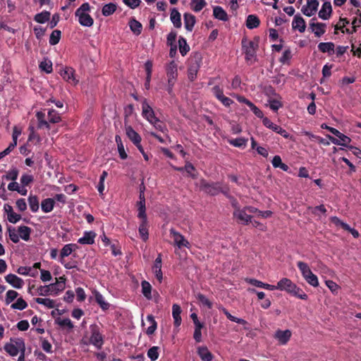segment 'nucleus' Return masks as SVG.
<instances>
[{"label": "nucleus", "mask_w": 361, "mask_h": 361, "mask_svg": "<svg viewBox=\"0 0 361 361\" xmlns=\"http://www.w3.org/2000/svg\"><path fill=\"white\" fill-rule=\"evenodd\" d=\"M279 290L285 291L287 293L302 300H307V295L295 283L288 278H282L277 283Z\"/></svg>", "instance_id": "f257e3e1"}, {"label": "nucleus", "mask_w": 361, "mask_h": 361, "mask_svg": "<svg viewBox=\"0 0 361 361\" xmlns=\"http://www.w3.org/2000/svg\"><path fill=\"white\" fill-rule=\"evenodd\" d=\"M255 41H248L246 37L242 39V47L245 54V60L250 61L256 57V50L258 47L259 37H255Z\"/></svg>", "instance_id": "f03ea898"}, {"label": "nucleus", "mask_w": 361, "mask_h": 361, "mask_svg": "<svg viewBox=\"0 0 361 361\" xmlns=\"http://www.w3.org/2000/svg\"><path fill=\"white\" fill-rule=\"evenodd\" d=\"M202 59V56L200 52L195 51L192 54L191 64L188 70V79L190 81H193L195 79L198 70L200 67Z\"/></svg>", "instance_id": "7ed1b4c3"}, {"label": "nucleus", "mask_w": 361, "mask_h": 361, "mask_svg": "<svg viewBox=\"0 0 361 361\" xmlns=\"http://www.w3.org/2000/svg\"><path fill=\"white\" fill-rule=\"evenodd\" d=\"M91 336L90 342L97 349H101L104 344V338L100 333L99 327L97 324L90 326Z\"/></svg>", "instance_id": "20e7f679"}, {"label": "nucleus", "mask_w": 361, "mask_h": 361, "mask_svg": "<svg viewBox=\"0 0 361 361\" xmlns=\"http://www.w3.org/2000/svg\"><path fill=\"white\" fill-rule=\"evenodd\" d=\"M262 123L267 128L271 129L276 133L280 134L285 138H292V136L286 132V130L283 129L281 126L272 123L267 117L263 118Z\"/></svg>", "instance_id": "39448f33"}, {"label": "nucleus", "mask_w": 361, "mask_h": 361, "mask_svg": "<svg viewBox=\"0 0 361 361\" xmlns=\"http://www.w3.org/2000/svg\"><path fill=\"white\" fill-rule=\"evenodd\" d=\"M200 188L207 194L210 195H216L221 192V188L218 183H209L204 180L200 182Z\"/></svg>", "instance_id": "423d86ee"}, {"label": "nucleus", "mask_w": 361, "mask_h": 361, "mask_svg": "<svg viewBox=\"0 0 361 361\" xmlns=\"http://www.w3.org/2000/svg\"><path fill=\"white\" fill-rule=\"evenodd\" d=\"M65 276L56 278V282L49 285L51 295H57L60 292L63 291L66 287Z\"/></svg>", "instance_id": "0eeeda50"}, {"label": "nucleus", "mask_w": 361, "mask_h": 361, "mask_svg": "<svg viewBox=\"0 0 361 361\" xmlns=\"http://www.w3.org/2000/svg\"><path fill=\"white\" fill-rule=\"evenodd\" d=\"M233 216L237 219L239 223L243 224H248L249 222H252V216L247 214L245 208L240 209L237 208L233 212Z\"/></svg>", "instance_id": "6e6552de"}, {"label": "nucleus", "mask_w": 361, "mask_h": 361, "mask_svg": "<svg viewBox=\"0 0 361 361\" xmlns=\"http://www.w3.org/2000/svg\"><path fill=\"white\" fill-rule=\"evenodd\" d=\"M318 6L317 0H307V6H302L301 11L305 16L310 17L317 12Z\"/></svg>", "instance_id": "1a4fd4ad"}, {"label": "nucleus", "mask_w": 361, "mask_h": 361, "mask_svg": "<svg viewBox=\"0 0 361 361\" xmlns=\"http://www.w3.org/2000/svg\"><path fill=\"white\" fill-rule=\"evenodd\" d=\"M142 116L151 123L156 118L154 111L150 105L147 103V99L142 102Z\"/></svg>", "instance_id": "9d476101"}, {"label": "nucleus", "mask_w": 361, "mask_h": 361, "mask_svg": "<svg viewBox=\"0 0 361 361\" xmlns=\"http://www.w3.org/2000/svg\"><path fill=\"white\" fill-rule=\"evenodd\" d=\"M171 237L173 240L174 244L179 248L182 246L188 247L189 243L185 238L179 233L176 232L173 228L170 230Z\"/></svg>", "instance_id": "9b49d317"}, {"label": "nucleus", "mask_w": 361, "mask_h": 361, "mask_svg": "<svg viewBox=\"0 0 361 361\" xmlns=\"http://www.w3.org/2000/svg\"><path fill=\"white\" fill-rule=\"evenodd\" d=\"M152 270L157 279L159 283H161L163 279V273L161 271V256L160 253L158 254V256L154 262Z\"/></svg>", "instance_id": "f8f14e48"}, {"label": "nucleus", "mask_w": 361, "mask_h": 361, "mask_svg": "<svg viewBox=\"0 0 361 361\" xmlns=\"http://www.w3.org/2000/svg\"><path fill=\"white\" fill-rule=\"evenodd\" d=\"M6 281L13 288L20 289L23 286L24 281L15 274H9L5 276Z\"/></svg>", "instance_id": "ddd939ff"}, {"label": "nucleus", "mask_w": 361, "mask_h": 361, "mask_svg": "<svg viewBox=\"0 0 361 361\" xmlns=\"http://www.w3.org/2000/svg\"><path fill=\"white\" fill-rule=\"evenodd\" d=\"M4 209V212L7 214V218L9 222L16 224L21 219V215L14 212L12 206L10 204H5Z\"/></svg>", "instance_id": "4468645a"}, {"label": "nucleus", "mask_w": 361, "mask_h": 361, "mask_svg": "<svg viewBox=\"0 0 361 361\" xmlns=\"http://www.w3.org/2000/svg\"><path fill=\"white\" fill-rule=\"evenodd\" d=\"M291 335V331L288 329L285 331L279 329L275 332L274 338L277 339L281 344L285 345L290 340Z\"/></svg>", "instance_id": "2eb2a0df"}, {"label": "nucleus", "mask_w": 361, "mask_h": 361, "mask_svg": "<svg viewBox=\"0 0 361 361\" xmlns=\"http://www.w3.org/2000/svg\"><path fill=\"white\" fill-rule=\"evenodd\" d=\"M292 26L293 30H298L300 32H304L306 28L305 21L300 15H295Z\"/></svg>", "instance_id": "dca6fc26"}, {"label": "nucleus", "mask_w": 361, "mask_h": 361, "mask_svg": "<svg viewBox=\"0 0 361 361\" xmlns=\"http://www.w3.org/2000/svg\"><path fill=\"white\" fill-rule=\"evenodd\" d=\"M332 7L330 1H325L321 10L319 11V17L323 20H327L331 17Z\"/></svg>", "instance_id": "f3484780"}, {"label": "nucleus", "mask_w": 361, "mask_h": 361, "mask_svg": "<svg viewBox=\"0 0 361 361\" xmlns=\"http://www.w3.org/2000/svg\"><path fill=\"white\" fill-rule=\"evenodd\" d=\"M74 72L75 71L73 68L66 66L61 71L60 74L66 81L77 83L78 81L75 80L74 77Z\"/></svg>", "instance_id": "a211bd4d"}, {"label": "nucleus", "mask_w": 361, "mask_h": 361, "mask_svg": "<svg viewBox=\"0 0 361 361\" xmlns=\"http://www.w3.org/2000/svg\"><path fill=\"white\" fill-rule=\"evenodd\" d=\"M126 130L128 137L133 142L135 145H138L142 140L140 135L130 126L126 128Z\"/></svg>", "instance_id": "6ab92c4d"}, {"label": "nucleus", "mask_w": 361, "mask_h": 361, "mask_svg": "<svg viewBox=\"0 0 361 361\" xmlns=\"http://www.w3.org/2000/svg\"><path fill=\"white\" fill-rule=\"evenodd\" d=\"M310 27L312 31L314 32L315 36L319 37L325 32L324 28L326 27V24L311 22L310 23Z\"/></svg>", "instance_id": "aec40b11"}, {"label": "nucleus", "mask_w": 361, "mask_h": 361, "mask_svg": "<svg viewBox=\"0 0 361 361\" xmlns=\"http://www.w3.org/2000/svg\"><path fill=\"white\" fill-rule=\"evenodd\" d=\"M95 237L96 233L94 231H86L83 237L79 238L78 242L82 245H92Z\"/></svg>", "instance_id": "412c9836"}, {"label": "nucleus", "mask_w": 361, "mask_h": 361, "mask_svg": "<svg viewBox=\"0 0 361 361\" xmlns=\"http://www.w3.org/2000/svg\"><path fill=\"white\" fill-rule=\"evenodd\" d=\"M197 354L202 361H212L213 355L206 346H200L197 348Z\"/></svg>", "instance_id": "4be33fe9"}, {"label": "nucleus", "mask_w": 361, "mask_h": 361, "mask_svg": "<svg viewBox=\"0 0 361 361\" xmlns=\"http://www.w3.org/2000/svg\"><path fill=\"white\" fill-rule=\"evenodd\" d=\"M185 27L188 31H192L196 22L195 16L191 13H185L183 15Z\"/></svg>", "instance_id": "5701e85b"}, {"label": "nucleus", "mask_w": 361, "mask_h": 361, "mask_svg": "<svg viewBox=\"0 0 361 361\" xmlns=\"http://www.w3.org/2000/svg\"><path fill=\"white\" fill-rule=\"evenodd\" d=\"M54 322L56 324L59 325L62 329H66L68 331H71L74 327L73 322L69 318L61 319V317H58Z\"/></svg>", "instance_id": "b1692460"}, {"label": "nucleus", "mask_w": 361, "mask_h": 361, "mask_svg": "<svg viewBox=\"0 0 361 361\" xmlns=\"http://www.w3.org/2000/svg\"><path fill=\"white\" fill-rule=\"evenodd\" d=\"M213 16L215 18L219 20L227 21L228 20L227 13L222 8V7L219 6L214 7Z\"/></svg>", "instance_id": "393cba45"}, {"label": "nucleus", "mask_w": 361, "mask_h": 361, "mask_svg": "<svg viewBox=\"0 0 361 361\" xmlns=\"http://www.w3.org/2000/svg\"><path fill=\"white\" fill-rule=\"evenodd\" d=\"M181 308L177 304H173L172 306V315L173 318L174 319V325L178 327L181 324Z\"/></svg>", "instance_id": "a878e982"}, {"label": "nucleus", "mask_w": 361, "mask_h": 361, "mask_svg": "<svg viewBox=\"0 0 361 361\" xmlns=\"http://www.w3.org/2000/svg\"><path fill=\"white\" fill-rule=\"evenodd\" d=\"M166 75L168 77V80H176L178 72H177V64L175 61H172L166 68Z\"/></svg>", "instance_id": "bb28decb"}, {"label": "nucleus", "mask_w": 361, "mask_h": 361, "mask_svg": "<svg viewBox=\"0 0 361 361\" xmlns=\"http://www.w3.org/2000/svg\"><path fill=\"white\" fill-rule=\"evenodd\" d=\"M171 20L176 28H180L182 25L180 13L176 8L171 10Z\"/></svg>", "instance_id": "cd10ccee"}, {"label": "nucleus", "mask_w": 361, "mask_h": 361, "mask_svg": "<svg viewBox=\"0 0 361 361\" xmlns=\"http://www.w3.org/2000/svg\"><path fill=\"white\" fill-rule=\"evenodd\" d=\"M75 16L78 17L79 23L82 26L91 27L94 23L93 18L87 13H80Z\"/></svg>", "instance_id": "c85d7f7f"}, {"label": "nucleus", "mask_w": 361, "mask_h": 361, "mask_svg": "<svg viewBox=\"0 0 361 361\" xmlns=\"http://www.w3.org/2000/svg\"><path fill=\"white\" fill-rule=\"evenodd\" d=\"M22 342L16 343V345L13 343H6L4 345V350L11 356H16L19 353V348L22 345Z\"/></svg>", "instance_id": "c756f323"}, {"label": "nucleus", "mask_w": 361, "mask_h": 361, "mask_svg": "<svg viewBox=\"0 0 361 361\" xmlns=\"http://www.w3.org/2000/svg\"><path fill=\"white\" fill-rule=\"evenodd\" d=\"M260 20L255 15H249L246 20V27L248 29H254L259 27Z\"/></svg>", "instance_id": "7c9ffc66"}, {"label": "nucleus", "mask_w": 361, "mask_h": 361, "mask_svg": "<svg viewBox=\"0 0 361 361\" xmlns=\"http://www.w3.org/2000/svg\"><path fill=\"white\" fill-rule=\"evenodd\" d=\"M94 295L95 301L103 310H106L109 308V303L105 301L104 298L99 292L95 291Z\"/></svg>", "instance_id": "2f4dec72"}, {"label": "nucleus", "mask_w": 361, "mask_h": 361, "mask_svg": "<svg viewBox=\"0 0 361 361\" xmlns=\"http://www.w3.org/2000/svg\"><path fill=\"white\" fill-rule=\"evenodd\" d=\"M334 44L333 42H320L318 45V49L323 53H329L331 54L334 52Z\"/></svg>", "instance_id": "473e14b6"}, {"label": "nucleus", "mask_w": 361, "mask_h": 361, "mask_svg": "<svg viewBox=\"0 0 361 361\" xmlns=\"http://www.w3.org/2000/svg\"><path fill=\"white\" fill-rule=\"evenodd\" d=\"M147 321L149 323L150 326L147 329L146 334L149 336L152 335L157 328V323L152 314L147 316Z\"/></svg>", "instance_id": "72a5a7b5"}, {"label": "nucleus", "mask_w": 361, "mask_h": 361, "mask_svg": "<svg viewBox=\"0 0 361 361\" xmlns=\"http://www.w3.org/2000/svg\"><path fill=\"white\" fill-rule=\"evenodd\" d=\"M31 231V228L26 226H21L18 229L19 237L26 241L30 239Z\"/></svg>", "instance_id": "f704fd0d"}, {"label": "nucleus", "mask_w": 361, "mask_h": 361, "mask_svg": "<svg viewBox=\"0 0 361 361\" xmlns=\"http://www.w3.org/2000/svg\"><path fill=\"white\" fill-rule=\"evenodd\" d=\"M221 311L223 312V313L226 316L227 319L229 320L234 322L235 323L240 324H246L247 322L240 318H238L236 317H234L230 314V312L224 307H221L219 308Z\"/></svg>", "instance_id": "c9c22d12"}, {"label": "nucleus", "mask_w": 361, "mask_h": 361, "mask_svg": "<svg viewBox=\"0 0 361 361\" xmlns=\"http://www.w3.org/2000/svg\"><path fill=\"white\" fill-rule=\"evenodd\" d=\"M129 26L131 30V31L136 35H139L142 32V24L136 20L135 19L133 18L129 21Z\"/></svg>", "instance_id": "e433bc0d"}, {"label": "nucleus", "mask_w": 361, "mask_h": 361, "mask_svg": "<svg viewBox=\"0 0 361 361\" xmlns=\"http://www.w3.org/2000/svg\"><path fill=\"white\" fill-rule=\"evenodd\" d=\"M142 286V293L144 295V296L148 299H152V286L151 284L147 281H142L141 283Z\"/></svg>", "instance_id": "4c0bfd02"}, {"label": "nucleus", "mask_w": 361, "mask_h": 361, "mask_svg": "<svg viewBox=\"0 0 361 361\" xmlns=\"http://www.w3.org/2000/svg\"><path fill=\"white\" fill-rule=\"evenodd\" d=\"M54 200L52 198H47L41 203L42 209L43 212L47 213L50 212L54 206Z\"/></svg>", "instance_id": "58836bf2"}, {"label": "nucleus", "mask_w": 361, "mask_h": 361, "mask_svg": "<svg viewBox=\"0 0 361 361\" xmlns=\"http://www.w3.org/2000/svg\"><path fill=\"white\" fill-rule=\"evenodd\" d=\"M179 51L182 56L186 55L190 50V47L187 44L186 39L183 37H179L178 39Z\"/></svg>", "instance_id": "ea45409f"}, {"label": "nucleus", "mask_w": 361, "mask_h": 361, "mask_svg": "<svg viewBox=\"0 0 361 361\" xmlns=\"http://www.w3.org/2000/svg\"><path fill=\"white\" fill-rule=\"evenodd\" d=\"M51 13L49 11H44L35 16L34 20L39 23H44L50 18Z\"/></svg>", "instance_id": "a19ab883"}, {"label": "nucleus", "mask_w": 361, "mask_h": 361, "mask_svg": "<svg viewBox=\"0 0 361 361\" xmlns=\"http://www.w3.org/2000/svg\"><path fill=\"white\" fill-rule=\"evenodd\" d=\"M116 10V5L114 3H109L107 4H105L102 9V15L104 16H109L111 14H113Z\"/></svg>", "instance_id": "79ce46f5"}, {"label": "nucleus", "mask_w": 361, "mask_h": 361, "mask_svg": "<svg viewBox=\"0 0 361 361\" xmlns=\"http://www.w3.org/2000/svg\"><path fill=\"white\" fill-rule=\"evenodd\" d=\"M28 203L32 212H36L39 209V199L36 195H30L28 197Z\"/></svg>", "instance_id": "37998d69"}, {"label": "nucleus", "mask_w": 361, "mask_h": 361, "mask_svg": "<svg viewBox=\"0 0 361 361\" xmlns=\"http://www.w3.org/2000/svg\"><path fill=\"white\" fill-rule=\"evenodd\" d=\"M142 222L139 226V232L144 240L148 238L147 219H141Z\"/></svg>", "instance_id": "c03bdc74"}, {"label": "nucleus", "mask_w": 361, "mask_h": 361, "mask_svg": "<svg viewBox=\"0 0 361 361\" xmlns=\"http://www.w3.org/2000/svg\"><path fill=\"white\" fill-rule=\"evenodd\" d=\"M35 301L37 303L43 305L45 307L48 308H54L56 306V302L54 300L49 299V298H37L35 299Z\"/></svg>", "instance_id": "a18cd8bd"}, {"label": "nucleus", "mask_w": 361, "mask_h": 361, "mask_svg": "<svg viewBox=\"0 0 361 361\" xmlns=\"http://www.w3.org/2000/svg\"><path fill=\"white\" fill-rule=\"evenodd\" d=\"M196 298L202 305L207 307L208 309L212 308V302L204 295L199 293L197 294Z\"/></svg>", "instance_id": "49530a36"}, {"label": "nucleus", "mask_w": 361, "mask_h": 361, "mask_svg": "<svg viewBox=\"0 0 361 361\" xmlns=\"http://www.w3.org/2000/svg\"><path fill=\"white\" fill-rule=\"evenodd\" d=\"M137 217L140 219H147V214H146V206L145 202H142V201H139L137 202Z\"/></svg>", "instance_id": "de8ad7c7"}, {"label": "nucleus", "mask_w": 361, "mask_h": 361, "mask_svg": "<svg viewBox=\"0 0 361 361\" xmlns=\"http://www.w3.org/2000/svg\"><path fill=\"white\" fill-rule=\"evenodd\" d=\"M27 307V303L23 298L17 299L16 302L13 303L11 306L12 309L23 310Z\"/></svg>", "instance_id": "09e8293b"}, {"label": "nucleus", "mask_w": 361, "mask_h": 361, "mask_svg": "<svg viewBox=\"0 0 361 361\" xmlns=\"http://www.w3.org/2000/svg\"><path fill=\"white\" fill-rule=\"evenodd\" d=\"M297 266L300 271H301L303 278H305L308 274H310V273L312 272L307 264L303 262H298L297 263Z\"/></svg>", "instance_id": "8fccbe9b"}, {"label": "nucleus", "mask_w": 361, "mask_h": 361, "mask_svg": "<svg viewBox=\"0 0 361 361\" xmlns=\"http://www.w3.org/2000/svg\"><path fill=\"white\" fill-rule=\"evenodd\" d=\"M207 3L204 0H192L191 5L192 10L195 12L200 11L205 6Z\"/></svg>", "instance_id": "3c124183"}, {"label": "nucleus", "mask_w": 361, "mask_h": 361, "mask_svg": "<svg viewBox=\"0 0 361 361\" xmlns=\"http://www.w3.org/2000/svg\"><path fill=\"white\" fill-rule=\"evenodd\" d=\"M61 32L59 30H54L49 37V44L51 45H55L59 43L61 39Z\"/></svg>", "instance_id": "603ef678"}, {"label": "nucleus", "mask_w": 361, "mask_h": 361, "mask_svg": "<svg viewBox=\"0 0 361 361\" xmlns=\"http://www.w3.org/2000/svg\"><path fill=\"white\" fill-rule=\"evenodd\" d=\"M159 349L158 346H153L148 350L147 356L152 361H155L158 359L159 355Z\"/></svg>", "instance_id": "864d4df0"}, {"label": "nucleus", "mask_w": 361, "mask_h": 361, "mask_svg": "<svg viewBox=\"0 0 361 361\" xmlns=\"http://www.w3.org/2000/svg\"><path fill=\"white\" fill-rule=\"evenodd\" d=\"M7 230L8 232V235H9L10 239L13 243H18L19 241V235H18V231H16L14 227H12L11 226H8Z\"/></svg>", "instance_id": "5fc2aeb1"}, {"label": "nucleus", "mask_w": 361, "mask_h": 361, "mask_svg": "<svg viewBox=\"0 0 361 361\" xmlns=\"http://www.w3.org/2000/svg\"><path fill=\"white\" fill-rule=\"evenodd\" d=\"M48 119L49 123H56L61 121V117L55 110L51 109L48 112Z\"/></svg>", "instance_id": "6e6d98bb"}, {"label": "nucleus", "mask_w": 361, "mask_h": 361, "mask_svg": "<svg viewBox=\"0 0 361 361\" xmlns=\"http://www.w3.org/2000/svg\"><path fill=\"white\" fill-rule=\"evenodd\" d=\"M331 221L333 224H334L336 226H341L345 231H349V230H350V227L347 224H345L343 221H342L337 216H332V217H331Z\"/></svg>", "instance_id": "4d7b16f0"}, {"label": "nucleus", "mask_w": 361, "mask_h": 361, "mask_svg": "<svg viewBox=\"0 0 361 361\" xmlns=\"http://www.w3.org/2000/svg\"><path fill=\"white\" fill-rule=\"evenodd\" d=\"M39 68L42 71L46 72L47 73H51L53 71L51 61H47V60L42 61L39 63Z\"/></svg>", "instance_id": "13d9d810"}, {"label": "nucleus", "mask_w": 361, "mask_h": 361, "mask_svg": "<svg viewBox=\"0 0 361 361\" xmlns=\"http://www.w3.org/2000/svg\"><path fill=\"white\" fill-rule=\"evenodd\" d=\"M305 281L313 287H317L319 286V281L317 276L312 273L308 274L305 278H304Z\"/></svg>", "instance_id": "bf43d9fd"}, {"label": "nucleus", "mask_w": 361, "mask_h": 361, "mask_svg": "<svg viewBox=\"0 0 361 361\" xmlns=\"http://www.w3.org/2000/svg\"><path fill=\"white\" fill-rule=\"evenodd\" d=\"M18 295V292L13 290H9L7 291L5 298V302L6 305L10 304L15 299L17 298Z\"/></svg>", "instance_id": "052dcab7"}, {"label": "nucleus", "mask_w": 361, "mask_h": 361, "mask_svg": "<svg viewBox=\"0 0 361 361\" xmlns=\"http://www.w3.org/2000/svg\"><path fill=\"white\" fill-rule=\"evenodd\" d=\"M337 135H338L336 136L338 137V140L341 142V145L349 148V147L350 146L349 145V143L351 142V139L347 135L341 133L340 131L339 133H338Z\"/></svg>", "instance_id": "680f3d73"}, {"label": "nucleus", "mask_w": 361, "mask_h": 361, "mask_svg": "<svg viewBox=\"0 0 361 361\" xmlns=\"http://www.w3.org/2000/svg\"><path fill=\"white\" fill-rule=\"evenodd\" d=\"M18 176V170L16 168L12 169L6 175L3 176V178L15 181Z\"/></svg>", "instance_id": "e2e57ef3"}, {"label": "nucleus", "mask_w": 361, "mask_h": 361, "mask_svg": "<svg viewBox=\"0 0 361 361\" xmlns=\"http://www.w3.org/2000/svg\"><path fill=\"white\" fill-rule=\"evenodd\" d=\"M247 140L243 137H239L229 140V143L235 147H241L246 145Z\"/></svg>", "instance_id": "0e129e2a"}, {"label": "nucleus", "mask_w": 361, "mask_h": 361, "mask_svg": "<svg viewBox=\"0 0 361 361\" xmlns=\"http://www.w3.org/2000/svg\"><path fill=\"white\" fill-rule=\"evenodd\" d=\"M34 181V178L32 175L23 174L20 178V183L23 186H27Z\"/></svg>", "instance_id": "69168bd1"}, {"label": "nucleus", "mask_w": 361, "mask_h": 361, "mask_svg": "<svg viewBox=\"0 0 361 361\" xmlns=\"http://www.w3.org/2000/svg\"><path fill=\"white\" fill-rule=\"evenodd\" d=\"M263 92L269 97L278 96L275 89L271 85L264 86L263 88Z\"/></svg>", "instance_id": "338daca9"}, {"label": "nucleus", "mask_w": 361, "mask_h": 361, "mask_svg": "<svg viewBox=\"0 0 361 361\" xmlns=\"http://www.w3.org/2000/svg\"><path fill=\"white\" fill-rule=\"evenodd\" d=\"M247 106L250 108V109L252 111V112L255 114L256 116L262 119L263 118H264L263 112L259 108H257L252 102L249 103Z\"/></svg>", "instance_id": "774afa93"}]
</instances>
